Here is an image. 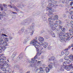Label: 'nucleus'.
<instances>
[{
    "instance_id": "nucleus-1",
    "label": "nucleus",
    "mask_w": 73,
    "mask_h": 73,
    "mask_svg": "<svg viewBox=\"0 0 73 73\" xmlns=\"http://www.w3.org/2000/svg\"><path fill=\"white\" fill-rule=\"evenodd\" d=\"M4 36L5 37H8L7 35L4 34H2L0 37V53H2V49L3 50H5L7 48L5 46H8L7 42L3 40Z\"/></svg>"
},
{
    "instance_id": "nucleus-2",
    "label": "nucleus",
    "mask_w": 73,
    "mask_h": 73,
    "mask_svg": "<svg viewBox=\"0 0 73 73\" xmlns=\"http://www.w3.org/2000/svg\"><path fill=\"white\" fill-rule=\"evenodd\" d=\"M48 16L49 17L48 18V21H51L52 20H57L58 19V15H54L53 13H51L50 14L49 13L48 14Z\"/></svg>"
},
{
    "instance_id": "nucleus-3",
    "label": "nucleus",
    "mask_w": 73,
    "mask_h": 73,
    "mask_svg": "<svg viewBox=\"0 0 73 73\" xmlns=\"http://www.w3.org/2000/svg\"><path fill=\"white\" fill-rule=\"evenodd\" d=\"M3 63L4 64L3 65L2 64V65H0V70L1 69L3 71H5L6 70V68L8 67V64L7 62L6 61H3Z\"/></svg>"
},
{
    "instance_id": "nucleus-4",
    "label": "nucleus",
    "mask_w": 73,
    "mask_h": 73,
    "mask_svg": "<svg viewBox=\"0 0 73 73\" xmlns=\"http://www.w3.org/2000/svg\"><path fill=\"white\" fill-rule=\"evenodd\" d=\"M34 58L32 59L31 61H29V59H27V62H29L30 64H31V65L32 66H34L36 65V63L37 62V60H33Z\"/></svg>"
},
{
    "instance_id": "nucleus-5",
    "label": "nucleus",
    "mask_w": 73,
    "mask_h": 73,
    "mask_svg": "<svg viewBox=\"0 0 73 73\" xmlns=\"http://www.w3.org/2000/svg\"><path fill=\"white\" fill-rule=\"evenodd\" d=\"M60 35V40L61 42H62L63 41H64L65 42H66V41H67V40L68 41L70 40V37H68L66 39V38H64V36Z\"/></svg>"
},
{
    "instance_id": "nucleus-6",
    "label": "nucleus",
    "mask_w": 73,
    "mask_h": 73,
    "mask_svg": "<svg viewBox=\"0 0 73 73\" xmlns=\"http://www.w3.org/2000/svg\"><path fill=\"white\" fill-rule=\"evenodd\" d=\"M37 37H36L32 41H31L30 43L31 44H32L33 45H36L38 44V45H42V44H40V43H39L37 42Z\"/></svg>"
},
{
    "instance_id": "nucleus-7",
    "label": "nucleus",
    "mask_w": 73,
    "mask_h": 73,
    "mask_svg": "<svg viewBox=\"0 0 73 73\" xmlns=\"http://www.w3.org/2000/svg\"><path fill=\"white\" fill-rule=\"evenodd\" d=\"M38 45V44H35L34 45V46L37 49V52H41V50L43 49V48L41 46H39Z\"/></svg>"
},
{
    "instance_id": "nucleus-8",
    "label": "nucleus",
    "mask_w": 73,
    "mask_h": 73,
    "mask_svg": "<svg viewBox=\"0 0 73 73\" xmlns=\"http://www.w3.org/2000/svg\"><path fill=\"white\" fill-rule=\"evenodd\" d=\"M49 24L50 25V27H52L53 26L55 27H57V24L54 23L52 21H50L49 22Z\"/></svg>"
},
{
    "instance_id": "nucleus-9",
    "label": "nucleus",
    "mask_w": 73,
    "mask_h": 73,
    "mask_svg": "<svg viewBox=\"0 0 73 73\" xmlns=\"http://www.w3.org/2000/svg\"><path fill=\"white\" fill-rule=\"evenodd\" d=\"M25 31H26V30L24 28H23L21 29V30L18 31V33H19V35H21V34H23V32H25Z\"/></svg>"
},
{
    "instance_id": "nucleus-10",
    "label": "nucleus",
    "mask_w": 73,
    "mask_h": 73,
    "mask_svg": "<svg viewBox=\"0 0 73 73\" xmlns=\"http://www.w3.org/2000/svg\"><path fill=\"white\" fill-rule=\"evenodd\" d=\"M73 65V64H70L69 66H66L64 67V68L65 69H66V70H67L68 71L69 70H70V67L72 66Z\"/></svg>"
},
{
    "instance_id": "nucleus-11",
    "label": "nucleus",
    "mask_w": 73,
    "mask_h": 73,
    "mask_svg": "<svg viewBox=\"0 0 73 73\" xmlns=\"http://www.w3.org/2000/svg\"><path fill=\"white\" fill-rule=\"evenodd\" d=\"M40 44H42L41 45H42L45 48H46V47H47L48 45V43L47 42H45L43 44H42V42H41Z\"/></svg>"
},
{
    "instance_id": "nucleus-12",
    "label": "nucleus",
    "mask_w": 73,
    "mask_h": 73,
    "mask_svg": "<svg viewBox=\"0 0 73 73\" xmlns=\"http://www.w3.org/2000/svg\"><path fill=\"white\" fill-rule=\"evenodd\" d=\"M8 6L9 7H10V8H13L14 9H15L17 12H19V11H20V10H19V9L17 8L15 6H12L11 5H9Z\"/></svg>"
},
{
    "instance_id": "nucleus-13",
    "label": "nucleus",
    "mask_w": 73,
    "mask_h": 73,
    "mask_svg": "<svg viewBox=\"0 0 73 73\" xmlns=\"http://www.w3.org/2000/svg\"><path fill=\"white\" fill-rule=\"evenodd\" d=\"M48 61H50V62H52V61L54 62H56V60L54 57L52 56L51 57V58L49 59Z\"/></svg>"
},
{
    "instance_id": "nucleus-14",
    "label": "nucleus",
    "mask_w": 73,
    "mask_h": 73,
    "mask_svg": "<svg viewBox=\"0 0 73 73\" xmlns=\"http://www.w3.org/2000/svg\"><path fill=\"white\" fill-rule=\"evenodd\" d=\"M62 35V36H64V37H68V35L67 33H66V34H65V35H63V33L62 32H60V33H58V36H59V37L60 36V35Z\"/></svg>"
},
{
    "instance_id": "nucleus-15",
    "label": "nucleus",
    "mask_w": 73,
    "mask_h": 73,
    "mask_svg": "<svg viewBox=\"0 0 73 73\" xmlns=\"http://www.w3.org/2000/svg\"><path fill=\"white\" fill-rule=\"evenodd\" d=\"M49 33L50 35H51V36H52V37H55L56 36H55V34L51 30H50L49 31Z\"/></svg>"
},
{
    "instance_id": "nucleus-16",
    "label": "nucleus",
    "mask_w": 73,
    "mask_h": 73,
    "mask_svg": "<svg viewBox=\"0 0 73 73\" xmlns=\"http://www.w3.org/2000/svg\"><path fill=\"white\" fill-rule=\"evenodd\" d=\"M35 28V23H33L31 26L29 27V29H34Z\"/></svg>"
},
{
    "instance_id": "nucleus-17",
    "label": "nucleus",
    "mask_w": 73,
    "mask_h": 73,
    "mask_svg": "<svg viewBox=\"0 0 73 73\" xmlns=\"http://www.w3.org/2000/svg\"><path fill=\"white\" fill-rule=\"evenodd\" d=\"M38 40L39 41H42V42H43L44 40V38H43L42 37L40 36L38 37Z\"/></svg>"
},
{
    "instance_id": "nucleus-18",
    "label": "nucleus",
    "mask_w": 73,
    "mask_h": 73,
    "mask_svg": "<svg viewBox=\"0 0 73 73\" xmlns=\"http://www.w3.org/2000/svg\"><path fill=\"white\" fill-rule=\"evenodd\" d=\"M48 6L49 7H50V8H52V7H56V6H57V5L56 4L54 5L53 4H51L50 3H49L48 4Z\"/></svg>"
},
{
    "instance_id": "nucleus-19",
    "label": "nucleus",
    "mask_w": 73,
    "mask_h": 73,
    "mask_svg": "<svg viewBox=\"0 0 73 73\" xmlns=\"http://www.w3.org/2000/svg\"><path fill=\"white\" fill-rule=\"evenodd\" d=\"M49 13V14H51V13H52L53 12H54V10L53 9H52V8H50V9H49V11H48Z\"/></svg>"
},
{
    "instance_id": "nucleus-20",
    "label": "nucleus",
    "mask_w": 73,
    "mask_h": 73,
    "mask_svg": "<svg viewBox=\"0 0 73 73\" xmlns=\"http://www.w3.org/2000/svg\"><path fill=\"white\" fill-rule=\"evenodd\" d=\"M17 54V52L16 51H15V52H14L11 56L12 58H14V57H15L16 56Z\"/></svg>"
},
{
    "instance_id": "nucleus-21",
    "label": "nucleus",
    "mask_w": 73,
    "mask_h": 73,
    "mask_svg": "<svg viewBox=\"0 0 73 73\" xmlns=\"http://www.w3.org/2000/svg\"><path fill=\"white\" fill-rule=\"evenodd\" d=\"M56 23L57 24H57V27H58V24H62V22H61V21L60 20L56 21Z\"/></svg>"
},
{
    "instance_id": "nucleus-22",
    "label": "nucleus",
    "mask_w": 73,
    "mask_h": 73,
    "mask_svg": "<svg viewBox=\"0 0 73 73\" xmlns=\"http://www.w3.org/2000/svg\"><path fill=\"white\" fill-rule=\"evenodd\" d=\"M70 11H71L70 12V15H73V8H72L70 9H69Z\"/></svg>"
},
{
    "instance_id": "nucleus-23",
    "label": "nucleus",
    "mask_w": 73,
    "mask_h": 73,
    "mask_svg": "<svg viewBox=\"0 0 73 73\" xmlns=\"http://www.w3.org/2000/svg\"><path fill=\"white\" fill-rule=\"evenodd\" d=\"M69 58L71 61H73V55H71L69 56Z\"/></svg>"
},
{
    "instance_id": "nucleus-24",
    "label": "nucleus",
    "mask_w": 73,
    "mask_h": 73,
    "mask_svg": "<svg viewBox=\"0 0 73 73\" xmlns=\"http://www.w3.org/2000/svg\"><path fill=\"white\" fill-rule=\"evenodd\" d=\"M19 67H20V66L17 65V64H15L14 66V68L15 69H19Z\"/></svg>"
},
{
    "instance_id": "nucleus-25",
    "label": "nucleus",
    "mask_w": 73,
    "mask_h": 73,
    "mask_svg": "<svg viewBox=\"0 0 73 73\" xmlns=\"http://www.w3.org/2000/svg\"><path fill=\"white\" fill-rule=\"evenodd\" d=\"M4 60L3 59V58H1L0 60V64L1 65H2V64H3V65H4V63H3V62H4V61H3Z\"/></svg>"
},
{
    "instance_id": "nucleus-26",
    "label": "nucleus",
    "mask_w": 73,
    "mask_h": 73,
    "mask_svg": "<svg viewBox=\"0 0 73 73\" xmlns=\"http://www.w3.org/2000/svg\"><path fill=\"white\" fill-rule=\"evenodd\" d=\"M23 58V55L22 54H21L19 57V60H21Z\"/></svg>"
},
{
    "instance_id": "nucleus-27",
    "label": "nucleus",
    "mask_w": 73,
    "mask_h": 73,
    "mask_svg": "<svg viewBox=\"0 0 73 73\" xmlns=\"http://www.w3.org/2000/svg\"><path fill=\"white\" fill-rule=\"evenodd\" d=\"M24 24L25 25H28V20H25V22L24 23Z\"/></svg>"
},
{
    "instance_id": "nucleus-28",
    "label": "nucleus",
    "mask_w": 73,
    "mask_h": 73,
    "mask_svg": "<svg viewBox=\"0 0 73 73\" xmlns=\"http://www.w3.org/2000/svg\"><path fill=\"white\" fill-rule=\"evenodd\" d=\"M65 60H66L68 64H69L71 62L70 60H69L68 59H65Z\"/></svg>"
},
{
    "instance_id": "nucleus-29",
    "label": "nucleus",
    "mask_w": 73,
    "mask_h": 73,
    "mask_svg": "<svg viewBox=\"0 0 73 73\" xmlns=\"http://www.w3.org/2000/svg\"><path fill=\"white\" fill-rule=\"evenodd\" d=\"M37 52H38L36 53V55H37L38 56H40L41 54V52L40 51H38Z\"/></svg>"
},
{
    "instance_id": "nucleus-30",
    "label": "nucleus",
    "mask_w": 73,
    "mask_h": 73,
    "mask_svg": "<svg viewBox=\"0 0 73 73\" xmlns=\"http://www.w3.org/2000/svg\"><path fill=\"white\" fill-rule=\"evenodd\" d=\"M68 64V63L67 62L65 61L63 62V66H65L66 65Z\"/></svg>"
},
{
    "instance_id": "nucleus-31",
    "label": "nucleus",
    "mask_w": 73,
    "mask_h": 73,
    "mask_svg": "<svg viewBox=\"0 0 73 73\" xmlns=\"http://www.w3.org/2000/svg\"><path fill=\"white\" fill-rule=\"evenodd\" d=\"M46 71L48 72H49V70H50V69L49 68L47 67L46 68Z\"/></svg>"
},
{
    "instance_id": "nucleus-32",
    "label": "nucleus",
    "mask_w": 73,
    "mask_h": 73,
    "mask_svg": "<svg viewBox=\"0 0 73 73\" xmlns=\"http://www.w3.org/2000/svg\"><path fill=\"white\" fill-rule=\"evenodd\" d=\"M44 37L45 38H46V39H48V38H49V36L48 35H44Z\"/></svg>"
},
{
    "instance_id": "nucleus-33",
    "label": "nucleus",
    "mask_w": 73,
    "mask_h": 73,
    "mask_svg": "<svg viewBox=\"0 0 73 73\" xmlns=\"http://www.w3.org/2000/svg\"><path fill=\"white\" fill-rule=\"evenodd\" d=\"M31 30H33V31L31 33V36H33V33H34V31H35V30L34 29H31Z\"/></svg>"
},
{
    "instance_id": "nucleus-34",
    "label": "nucleus",
    "mask_w": 73,
    "mask_h": 73,
    "mask_svg": "<svg viewBox=\"0 0 73 73\" xmlns=\"http://www.w3.org/2000/svg\"><path fill=\"white\" fill-rule=\"evenodd\" d=\"M2 13L3 14H2V17L3 16H5L6 14H5V13L4 11H3Z\"/></svg>"
},
{
    "instance_id": "nucleus-35",
    "label": "nucleus",
    "mask_w": 73,
    "mask_h": 73,
    "mask_svg": "<svg viewBox=\"0 0 73 73\" xmlns=\"http://www.w3.org/2000/svg\"><path fill=\"white\" fill-rule=\"evenodd\" d=\"M0 8L1 11H3V5H0Z\"/></svg>"
},
{
    "instance_id": "nucleus-36",
    "label": "nucleus",
    "mask_w": 73,
    "mask_h": 73,
    "mask_svg": "<svg viewBox=\"0 0 73 73\" xmlns=\"http://www.w3.org/2000/svg\"><path fill=\"white\" fill-rule=\"evenodd\" d=\"M58 66V64L57 62H54V66H55V67H56V66Z\"/></svg>"
},
{
    "instance_id": "nucleus-37",
    "label": "nucleus",
    "mask_w": 73,
    "mask_h": 73,
    "mask_svg": "<svg viewBox=\"0 0 73 73\" xmlns=\"http://www.w3.org/2000/svg\"><path fill=\"white\" fill-rule=\"evenodd\" d=\"M69 54V52L68 51H67L65 52V54L66 55H68Z\"/></svg>"
},
{
    "instance_id": "nucleus-38",
    "label": "nucleus",
    "mask_w": 73,
    "mask_h": 73,
    "mask_svg": "<svg viewBox=\"0 0 73 73\" xmlns=\"http://www.w3.org/2000/svg\"><path fill=\"white\" fill-rule=\"evenodd\" d=\"M52 27V31H54L56 29V28L54 27Z\"/></svg>"
},
{
    "instance_id": "nucleus-39",
    "label": "nucleus",
    "mask_w": 73,
    "mask_h": 73,
    "mask_svg": "<svg viewBox=\"0 0 73 73\" xmlns=\"http://www.w3.org/2000/svg\"><path fill=\"white\" fill-rule=\"evenodd\" d=\"M43 20L44 21H47V19H46V17H43Z\"/></svg>"
},
{
    "instance_id": "nucleus-40",
    "label": "nucleus",
    "mask_w": 73,
    "mask_h": 73,
    "mask_svg": "<svg viewBox=\"0 0 73 73\" xmlns=\"http://www.w3.org/2000/svg\"><path fill=\"white\" fill-rule=\"evenodd\" d=\"M64 69H65V67H62L60 68V70L62 71H64Z\"/></svg>"
},
{
    "instance_id": "nucleus-41",
    "label": "nucleus",
    "mask_w": 73,
    "mask_h": 73,
    "mask_svg": "<svg viewBox=\"0 0 73 73\" xmlns=\"http://www.w3.org/2000/svg\"><path fill=\"white\" fill-rule=\"evenodd\" d=\"M40 72H43V71L44 70H43V68H42V67H40Z\"/></svg>"
},
{
    "instance_id": "nucleus-42",
    "label": "nucleus",
    "mask_w": 73,
    "mask_h": 73,
    "mask_svg": "<svg viewBox=\"0 0 73 73\" xmlns=\"http://www.w3.org/2000/svg\"><path fill=\"white\" fill-rule=\"evenodd\" d=\"M67 33V35H68V37L69 36H71V35L70 33Z\"/></svg>"
},
{
    "instance_id": "nucleus-43",
    "label": "nucleus",
    "mask_w": 73,
    "mask_h": 73,
    "mask_svg": "<svg viewBox=\"0 0 73 73\" xmlns=\"http://www.w3.org/2000/svg\"><path fill=\"white\" fill-rule=\"evenodd\" d=\"M2 58H3V59L5 60H6V57H5V56H2Z\"/></svg>"
},
{
    "instance_id": "nucleus-44",
    "label": "nucleus",
    "mask_w": 73,
    "mask_h": 73,
    "mask_svg": "<svg viewBox=\"0 0 73 73\" xmlns=\"http://www.w3.org/2000/svg\"><path fill=\"white\" fill-rule=\"evenodd\" d=\"M51 46H48V50H50L51 49Z\"/></svg>"
},
{
    "instance_id": "nucleus-45",
    "label": "nucleus",
    "mask_w": 73,
    "mask_h": 73,
    "mask_svg": "<svg viewBox=\"0 0 73 73\" xmlns=\"http://www.w3.org/2000/svg\"><path fill=\"white\" fill-rule=\"evenodd\" d=\"M10 49L11 50H13V49H14V47L13 46H11L10 47Z\"/></svg>"
},
{
    "instance_id": "nucleus-46",
    "label": "nucleus",
    "mask_w": 73,
    "mask_h": 73,
    "mask_svg": "<svg viewBox=\"0 0 73 73\" xmlns=\"http://www.w3.org/2000/svg\"><path fill=\"white\" fill-rule=\"evenodd\" d=\"M61 30L62 31H63V32H64V31H65V28H62L61 29Z\"/></svg>"
},
{
    "instance_id": "nucleus-47",
    "label": "nucleus",
    "mask_w": 73,
    "mask_h": 73,
    "mask_svg": "<svg viewBox=\"0 0 73 73\" xmlns=\"http://www.w3.org/2000/svg\"><path fill=\"white\" fill-rule=\"evenodd\" d=\"M23 44H25L26 43H27V40L26 39H25L23 41Z\"/></svg>"
},
{
    "instance_id": "nucleus-48",
    "label": "nucleus",
    "mask_w": 73,
    "mask_h": 73,
    "mask_svg": "<svg viewBox=\"0 0 73 73\" xmlns=\"http://www.w3.org/2000/svg\"><path fill=\"white\" fill-rule=\"evenodd\" d=\"M42 73H48V72L45 70H44L42 72Z\"/></svg>"
},
{
    "instance_id": "nucleus-49",
    "label": "nucleus",
    "mask_w": 73,
    "mask_h": 73,
    "mask_svg": "<svg viewBox=\"0 0 73 73\" xmlns=\"http://www.w3.org/2000/svg\"><path fill=\"white\" fill-rule=\"evenodd\" d=\"M50 9V8L48 7H47L46 8V10L47 11H49V10Z\"/></svg>"
},
{
    "instance_id": "nucleus-50",
    "label": "nucleus",
    "mask_w": 73,
    "mask_h": 73,
    "mask_svg": "<svg viewBox=\"0 0 73 73\" xmlns=\"http://www.w3.org/2000/svg\"><path fill=\"white\" fill-rule=\"evenodd\" d=\"M48 67H49L50 69H52V66L50 65H48Z\"/></svg>"
},
{
    "instance_id": "nucleus-51",
    "label": "nucleus",
    "mask_w": 73,
    "mask_h": 73,
    "mask_svg": "<svg viewBox=\"0 0 73 73\" xmlns=\"http://www.w3.org/2000/svg\"><path fill=\"white\" fill-rule=\"evenodd\" d=\"M45 53V50H43L42 52V53Z\"/></svg>"
},
{
    "instance_id": "nucleus-52",
    "label": "nucleus",
    "mask_w": 73,
    "mask_h": 73,
    "mask_svg": "<svg viewBox=\"0 0 73 73\" xmlns=\"http://www.w3.org/2000/svg\"><path fill=\"white\" fill-rule=\"evenodd\" d=\"M9 38L10 40H12V38H13V37L11 36H9Z\"/></svg>"
},
{
    "instance_id": "nucleus-53",
    "label": "nucleus",
    "mask_w": 73,
    "mask_h": 73,
    "mask_svg": "<svg viewBox=\"0 0 73 73\" xmlns=\"http://www.w3.org/2000/svg\"><path fill=\"white\" fill-rule=\"evenodd\" d=\"M37 55H36L34 58V59H37Z\"/></svg>"
},
{
    "instance_id": "nucleus-54",
    "label": "nucleus",
    "mask_w": 73,
    "mask_h": 73,
    "mask_svg": "<svg viewBox=\"0 0 73 73\" xmlns=\"http://www.w3.org/2000/svg\"><path fill=\"white\" fill-rule=\"evenodd\" d=\"M59 61L61 62H63V59L62 58L60 59L59 60Z\"/></svg>"
},
{
    "instance_id": "nucleus-55",
    "label": "nucleus",
    "mask_w": 73,
    "mask_h": 73,
    "mask_svg": "<svg viewBox=\"0 0 73 73\" xmlns=\"http://www.w3.org/2000/svg\"><path fill=\"white\" fill-rule=\"evenodd\" d=\"M63 27L61 26V25H59V29H62V27Z\"/></svg>"
},
{
    "instance_id": "nucleus-56",
    "label": "nucleus",
    "mask_w": 73,
    "mask_h": 73,
    "mask_svg": "<svg viewBox=\"0 0 73 73\" xmlns=\"http://www.w3.org/2000/svg\"><path fill=\"white\" fill-rule=\"evenodd\" d=\"M53 4H56L57 3V2L56 1H54L53 2Z\"/></svg>"
},
{
    "instance_id": "nucleus-57",
    "label": "nucleus",
    "mask_w": 73,
    "mask_h": 73,
    "mask_svg": "<svg viewBox=\"0 0 73 73\" xmlns=\"http://www.w3.org/2000/svg\"><path fill=\"white\" fill-rule=\"evenodd\" d=\"M61 54L62 55H64V52L63 51H62L61 52Z\"/></svg>"
},
{
    "instance_id": "nucleus-58",
    "label": "nucleus",
    "mask_w": 73,
    "mask_h": 73,
    "mask_svg": "<svg viewBox=\"0 0 73 73\" xmlns=\"http://www.w3.org/2000/svg\"><path fill=\"white\" fill-rule=\"evenodd\" d=\"M73 1L71 2L70 4V5L72 6V5L73 4Z\"/></svg>"
},
{
    "instance_id": "nucleus-59",
    "label": "nucleus",
    "mask_w": 73,
    "mask_h": 73,
    "mask_svg": "<svg viewBox=\"0 0 73 73\" xmlns=\"http://www.w3.org/2000/svg\"><path fill=\"white\" fill-rule=\"evenodd\" d=\"M70 23L71 25H73V21H70Z\"/></svg>"
},
{
    "instance_id": "nucleus-60",
    "label": "nucleus",
    "mask_w": 73,
    "mask_h": 73,
    "mask_svg": "<svg viewBox=\"0 0 73 73\" xmlns=\"http://www.w3.org/2000/svg\"><path fill=\"white\" fill-rule=\"evenodd\" d=\"M13 1H15V2H17V1H18V0H11Z\"/></svg>"
},
{
    "instance_id": "nucleus-61",
    "label": "nucleus",
    "mask_w": 73,
    "mask_h": 73,
    "mask_svg": "<svg viewBox=\"0 0 73 73\" xmlns=\"http://www.w3.org/2000/svg\"><path fill=\"white\" fill-rule=\"evenodd\" d=\"M50 64L51 65H54V63H52V62H50Z\"/></svg>"
},
{
    "instance_id": "nucleus-62",
    "label": "nucleus",
    "mask_w": 73,
    "mask_h": 73,
    "mask_svg": "<svg viewBox=\"0 0 73 73\" xmlns=\"http://www.w3.org/2000/svg\"><path fill=\"white\" fill-rule=\"evenodd\" d=\"M39 69H38V68H36L35 69V71H37V70H38Z\"/></svg>"
},
{
    "instance_id": "nucleus-63",
    "label": "nucleus",
    "mask_w": 73,
    "mask_h": 73,
    "mask_svg": "<svg viewBox=\"0 0 73 73\" xmlns=\"http://www.w3.org/2000/svg\"><path fill=\"white\" fill-rule=\"evenodd\" d=\"M17 7L19 8H20V7H21V6H20V5H19V6H18Z\"/></svg>"
},
{
    "instance_id": "nucleus-64",
    "label": "nucleus",
    "mask_w": 73,
    "mask_h": 73,
    "mask_svg": "<svg viewBox=\"0 0 73 73\" xmlns=\"http://www.w3.org/2000/svg\"><path fill=\"white\" fill-rule=\"evenodd\" d=\"M70 46L71 47H73V44H71L70 45Z\"/></svg>"
}]
</instances>
